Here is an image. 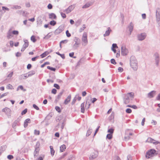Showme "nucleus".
Returning <instances> with one entry per match:
<instances>
[{
	"mask_svg": "<svg viewBox=\"0 0 160 160\" xmlns=\"http://www.w3.org/2000/svg\"><path fill=\"white\" fill-rule=\"evenodd\" d=\"M50 149L51 153L52 156H53L54 155L55 151L53 149V147L50 146Z\"/></svg>",
	"mask_w": 160,
	"mask_h": 160,
	"instance_id": "nucleus-34",
	"label": "nucleus"
},
{
	"mask_svg": "<svg viewBox=\"0 0 160 160\" xmlns=\"http://www.w3.org/2000/svg\"><path fill=\"white\" fill-rule=\"evenodd\" d=\"M20 120V118H18L14 122L12 125V126L13 128L19 125V122Z\"/></svg>",
	"mask_w": 160,
	"mask_h": 160,
	"instance_id": "nucleus-15",
	"label": "nucleus"
},
{
	"mask_svg": "<svg viewBox=\"0 0 160 160\" xmlns=\"http://www.w3.org/2000/svg\"><path fill=\"white\" fill-rule=\"evenodd\" d=\"M49 24L51 25L54 26L56 24V22L54 20H52L50 22Z\"/></svg>",
	"mask_w": 160,
	"mask_h": 160,
	"instance_id": "nucleus-41",
	"label": "nucleus"
},
{
	"mask_svg": "<svg viewBox=\"0 0 160 160\" xmlns=\"http://www.w3.org/2000/svg\"><path fill=\"white\" fill-rule=\"evenodd\" d=\"M31 40L33 42H35L37 41L35 38V36L34 35H32L31 37Z\"/></svg>",
	"mask_w": 160,
	"mask_h": 160,
	"instance_id": "nucleus-36",
	"label": "nucleus"
},
{
	"mask_svg": "<svg viewBox=\"0 0 160 160\" xmlns=\"http://www.w3.org/2000/svg\"><path fill=\"white\" fill-rule=\"evenodd\" d=\"M130 62L131 67L133 70L137 71L138 68V62L135 57L134 56H132L130 58Z\"/></svg>",
	"mask_w": 160,
	"mask_h": 160,
	"instance_id": "nucleus-1",
	"label": "nucleus"
},
{
	"mask_svg": "<svg viewBox=\"0 0 160 160\" xmlns=\"http://www.w3.org/2000/svg\"><path fill=\"white\" fill-rule=\"evenodd\" d=\"M92 129L90 128H89L87 131V132L86 133V136H89L92 132Z\"/></svg>",
	"mask_w": 160,
	"mask_h": 160,
	"instance_id": "nucleus-33",
	"label": "nucleus"
},
{
	"mask_svg": "<svg viewBox=\"0 0 160 160\" xmlns=\"http://www.w3.org/2000/svg\"><path fill=\"white\" fill-rule=\"evenodd\" d=\"M126 112L128 113H130L132 112V110L130 108H128L126 109Z\"/></svg>",
	"mask_w": 160,
	"mask_h": 160,
	"instance_id": "nucleus-55",
	"label": "nucleus"
},
{
	"mask_svg": "<svg viewBox=\"0 0 160 160\" xmlns=\"http://www.w3.org/2000/svg\"><path fill=\"white\" fill-rule=\"evenodd\" d=\"M106 138L109 140L111 139L112 138V134H108L106 136Z\"/></svg>",
	"mask_w": 160,
	"mask_h": 160,
	"instance_id": "nucleus-37",
	"label": "nucleus"
},
{
	"mask_svg": "<svg viewBox=\"0 0 160 160\" xmlns=\"http://www.w3.org/2000/svg\"><path fill=\"white\" fill-rule=\"evenodd\" d=\"M8 93V92H6V93H4L1 95H0V98H3V97H4V96H6V95H7Z\"/></svg>",
	"mask_w": 160,
	"mask_h": 160,
	"instance_id": "nucleus-61",
	"label": "nucleus"
},
{
	"mask_svg": "<svg viewBox=\"0 0 160 160\" xmlns=\"http://www.w3.org/2000/svg\"><path fill=\"white\" fill-rule=\"evenodd\" d=\"M75 42V44L73 45V48L74 49H77L79 47V45L80 43V40L78 38L75 37L74 40Z\"/></svg>",
	"mask_w": 160,
	"mask_h": 160,
	"instance_id": "nucleus-4",
	"label": "nucleus"
},
{
	"mask_svg": "<svg viewBox=\"0 0 160 160\" xmlns=\"http://www.w3.org/2000/svg\"><path fill=\"white\" fill-rule=\"evenodd\" d=\"M52 93L53 94H56V92H57V90L55 88H53L52 89Z\"/></svg>",
	"mask_w": 160,
	"mask_h": 160,
	"instance_id": "nucleus-60",
	"label": "nucleus"
},
{
	"mask_svg": "<svg viewBox=\"0 0 160 160\" xmlns=\"http://www.w3.org/2000/svg\"><path fill=\"white\" fill-rule=\"evenodd\" d=\"M153 57L155 62L156 65L157 66H158L159 65V62L160 60L159 54L157 52L155 53Z\"/></svg>",
	"mask_w": 160,
	"mask_h": 160,
	"instance_id": "nucleus-6",
	"label": "nucleus"
},
{
	"mask_svg": "<svg viewBox=\"0 0 160 160\" xmlns=\"http://www.w3.org/2000/svg\"><path fill=\"white\" fill-rule=\"evenodd\" d=\"M56 53L58 55L60 56L62 59H64L65 58V56L64 54H61L59 52H57Z\"/></svg>",
	"mask_w": 160,
	"mask_h": 160,
	"instance_id": "nucleus-42",
	"label": "nucleus"
},
{
	"mask_svg": "<svg viewBox=\"0 0 160 160\" xmlns=\"http://www.w3.org/2000/svg\"><path fill=\"white\" fill-rule=\"evenodd\" d=\"M36 73V72L34 70H32L29 72L28 73V77H31L32 75L35 74Z\"/></svg>",
	"mask_w": 160,
	"mask_h": 160,
	"instance_id": "nucleus-29",
	"label": "nucleus"
},
{
	"mask_svg": "<svg viewBox=\"0 0 160 160\" xmlns=\"http://www.w3.org/2000/svg\"><path fill=\"white\" fill-rule=\"evenodd\" d=\"M112 31V30L111 28L110 27H108L107 30L105 32V33L103 34L104 37H106L109 36Z\"/></svg>",
	"mask_w": 160,
	"mask_h": 160,
	"instance_id": "nucleus-17",
	"label": "nucleus"
},
{
	"mask_svg": "<svg viewBox=\"0 0 160 160\" xmlns=\"http://www.w3.org/2000/svg\"><path fill=\"white\" fill-rule=\"evenodd\" d=\"M64 26L63 25H62L59 26V27L55 30V33L57 34H58L60 33L64 30Z\"/></svg>",
	"mask_w": 160,
	"mask_h": 160,
	"instance_id": "nucleus-9",
	"label": "nucleus"
},
{
	"mask_svg": "<svg viewBox=\"0 0 160 160\" xmlns=\"http://www.w3.org/2000/svg\"><path fill=\"white\" fill-rule=\"evenodd\" d=\"M23 41L24 43L22 47L26 48L29 45V42L27 40L25 39L23 40Z\"/></svg>",
	"mask_w": 160,
	"mask_h": 160,
	"instance_id": "nucleus-26",
	"label": "nucleus"
},
{
	"mask_svg": "<svg viewBox=\"0 0 160 160\" xmlns=\"http://www.w3.org/2000/svg\"><path fill=\"white\" fill-rule=\"evenodd\" d=\"M127 160H132V158L131 156L130 155H128L127 157Z\"/></svg>",
	"mask_w": 160,
	"mask_h": 160,
	"instance_id": "nucleus-64",
	"label": "nucleus"
},
{
	"mask_svg": "<svg viewBox=\"0 0 160 160\" xmlns=\"http://www.w3.org/2000/svg\"><path fill=\"white\" fill-rule=\"evenodd\" d=\"M128 94L129 98L131 97L132 98H134V93L132 92H129L127 94Z\"/></svg>",
	"mask_w": 160,
	"mask_h": 160,
	"instance_id": "nucleus-43",
	"label": "nucleus"
},
{
	"mask_svg": "<svg viewBox=\"0 0 160 160\" xmlns=\"http://www.w3.org/2000/svg\"><path fill=\"white\" fill-rule=\"evenodd\" d=\"M156 152V151L154 149H151L146 152V157L147 158H149L157 154Z\"/></svg>",
	"mask_w": 160,
	"mask_h": 160,
	"instance_id": "nucleus-2",
	"label": "nucleus"
},
{
	"mask_svg": "<svg viewBox=\"0 0 160 160\" xmlns=\"http://www.w3.org/2000/svg\"><path fill=\"white\" fill-rule=\"evenodd\" d=\"M7 88L9 89H13V86L11 85L10 84H8L7 85Z\"/></svg>",
	"mask_w": 160,
	"mask_h": 160,
	"instance_id": "nucleus-48",
	"label": "nucleus"
},
{
	"mask_svg": "<svg viewBox=\"0 0 160 160\" xmlns=\"http://www.w3.org/2000/svg\"><path fill=\"white\" fill-rule=\"evenodd\" d=\"M12 33L13 35H18L19 34V32L17 30H13L12 31Z\"/></svg>",
	"mask_w": 160,
	"mask_h": 160,
	"instance_id": "nucleus-39",
	"label": "nucleus"
},
{
	"mask_svg": "<svg viewBox=\"0 0 160 160\" xmlns=\"http://www.w3.org/2000/svg\"><path fill=\"white\" fill-rule=\"evenodd\" d=\"M71 95H68L67 98L65 99L64 102V104L65 105L67 104L68 102H69L71 100Z\"/></svg>",
	"mask_w": 160,
	"mask_h": 160,
	"instance_id": "nucleus-21",
	"label": "nucleus"
},
{
	"mask_svg": "<svg viewBox=\"0 0 160 160\" xmlns=\"http://www.w3.org/2000/svg\"><path fill=\"white\" fill-rule=\"evenodd\" d=\"M60 151L61 152H63L66 148V146L64 144H63L60 147Z\"/></svg>",
	"mask_w": 160,
	"mask_h": 160,
	"instance_id": "nucleus-31",
	"label": "nucleus"
},
{
	"mask_svg": "<svg viewBox=\"0 0 160 160\" xmlns=\"http://www.w3.org/2000/svg\"><path fill=\"white\" fill-rule=\"evenodd\" d=\"M52 52V50H51L49 52L48 51H45L44 53L40 55V56L42 58H44Z\"/></svg>",
	"mask_w": 160,
	"mask_h": 160,
	"instance_id": "nucleus-19",
	"label": "nucleus"
},
{
	"mask_svg": "<svg viewBox=\"0 0 160 160\" xmlns=\"http://www.w3.org/2000/svg\"><path fill=\"white\" fill-rule=\"evenodd\" d=\"M28 77V73H26L24 74H22L20 75L19 77V79L20 80L25 79Z\"/></svg>",
	"mask_w": 160,
	"mask_h": 160,
	"instance_id": "nucleus-23",
	"label": "nucleus"
},
{
	"mask_svg": "<svg viewBox=\"0 0 160 160\" xmlns=\"http://www.w3.org/2000/svg\"><path fill=\"white\" fill-rule=\"evenodd\" d=\"M124 103L125 104H127L129 102L130 99L128 94H125L123 98Z\"/></svg>",
	"mask_w": 160,
	"mask_h": 160,
	"instance_id": "nucleus-10",
	"label": "nucleus"
},
{
	"mask_svg": "<svg viewBox=\"0 0 160 160\" xmlns=\"http://www.w3.org/2000/svg\"><path fill=\"white\" fill-rule=\"evenodd\" d=\"M33 107L34 108L36 109L37 110H39V108L38 107L37 105H36L35 104H33Z\"/></svg>",
	"mask_w": 160,
	"mask_h": 160,
	"instance_id": "nucleus-56",
	"label": "nucleus"
},
{
	"mask_svg": "<svg viewBox=\"0 0 160 160\" xmlns=\"http://www.w3.org/2000/svg\"><path fill=\"white\" fill-rule=\"evenodd\" d=\"M64 92V90H62L61 92L57 96L55 100V101L57 102H58V100H59V99L61 98V96H62V95L63 93Z\"/></svg>",
	"mask_w": 160,
	"mask_h": 160,
	"instance_id": "nucleus-27",
	"label": "nucleus"
},
{
	"mask_svg": "<svg viewBox=\"0 0 160 160\" xmlns=\"http://www.w3.org/2000/svg\"><path fill=\"white\" fill-rule=\"evenodd\" d=\"M44 158V155H42L39 156L37 160H43Z\"/></svg>",
	"mask_w": 160,
	"mask_h": 160,
	"instance_id": "nucleus-46",
	"label": "nucleus"
},
{
	"mask_svg": "<svg viewBox=\"0 0 160 160\" xmlns=\"http://www.w3.org/2000/svg\"><path fill=\"white\" fill-rule=\"evenodd\" d=\"M60 14L62 18H66V16L65 13H63V12H61L60 13Z\"/></svg>",
	"mask_w": 160,
	"mask_h": 160,
	"instance_id": "nucleus-62",
	"label": "nucleus"
},
{
	"mask_svg": "<svg viewBox=\"0 0 160 160\" xmlns=\"http://www.w3.org/2000/svg\"><path fill=\"white\" fill-rule=\"evenodd\" d=\"M153 141H155V140L152 138H148L146 141L147 142L153 143V144H154L155 145H157L159 143L160 144V142H153Z\"/></svg>",
	"mask_w": 160,
	"mask_h": 160,
	"instance_id": "nucleus-16",
	"label": "nucleus"
},
{
	"mask_svg": "<svg viewBox=\"0 0 160 160\" xmlns=\"http://www.w3.org/2000/svg\"><path fill=\"white\" fill-rule=\"evenodd\" d=\"M19 88L21 89V90H23L24 91H26V90L25 89H23V86L22 85L19 86L18 87V88H17V91L18 90Z\"/></svg>",
	"mask_w": 160,
	"mask_h": 160,
	"instance_id": "nucleus-44",
	"label": "nucleus"
},
{
	"mask_svg": "<svg viewBox=\"0 0 160 160\" xmlns=\"http://www.w3.org/2000/svg\"><path fill=\"white\" fill-rule=\"evenodd\" d=\"M118 47L116 43H113L112 45L111 48H118Z\"/></svg>",
	"mask_w": 160,
	"mask_h": 160,
	"instance_id": "nucleus-45",
	"label": "nucleus"
},
{
	"mask_svg": "<svg viewBox=\"0 0 160 160\" xmlns=\"http://www.w3.org/2000/svg\"><path fill=\"white\" fill-rule=\"evenodd\" d=\"M47 7L48 9H51L52 8V6L51 4L49 3Z\"/></svg>",
	"mask_w": 160,
	"mask_h": 160,
	"instance_id": "nucleus-63",
	"label": "nucleus"
},
{
	"mask_svg": "<svg viewBox=\"0 0 160 160\" xmlns=\"http://www.w3.org/2000/svg\"><path fill=\"white\" fill-rule=\"evenodd\" d=\"M74 5H72L70 6L67 8L65 10L67 13H68L71 12L74 8Z\"/></svg>",
	"mask_w": 160,
	"mask_h": 160,
	"instance_id": "nucleus-12",
	"label": "nucleus"
},
{
	"mask_svg": "<svg viewBox=\"0 0 160 160\" xmlns=\"http://www.w3.org/2000/svg\"><path fill=\"white\" fill-rule=\"evenodd\" d=\"M39 151V149L38 147H36L34 152V158H35L38 155V152Z\"/></svg>",
	"mask_w": 160,
	"mask_h": 160,
	"instance_id": "nucleus-22",
	"label": "nucleus"
},
{
	"mask_svg": "<svg viewBox=\"0 0 160 160\" xmlns=\"http://www.w3.org/2000/svg\"><path fill=\"white\" fill-rule=\"evenodd\" d=\"M2 111L4 112L8 118H9L11 116V110L9 108L5 107L2 110Z\"/></svg>",
	"mask_w": 160,
	"mask_h": 160,
	"instance_id": "nucleus-5",
	"label": "nucleus"
},
{
	"mask_svg": "<svg viewBox=\"0 0 160 160\" xmlns=\"http://www.w3.org/2000/svg\"><path fill=\"white\" fill-rule=\"evenodd\" d=\"M13 8L16 9H19L21 8V7L18 5H15L13 7Z\"/></svg>",
	"mask_w": 160,
	"mask_h": 160,
	"instance_id": "nucleus-54",
	"label": "nucleus"
},
{
	"mask_svg": "<svg viewBox=\"0 0 160 160\" xmlns=\"http://www.w3.org/2000/svg\"><path fill=\"white\" fill-rule=\"evenodd\" d=\"M31 122V120L29 118H28L25 120L24 123V127L26 128L28 126V124Z\"/></svg>",
	"mask_w": 160,
	"mask_h": 160,
	"instance_id": "nucleus-25",
	"label": "nucleus"
},
{
	"mask_svg": "<svg viewBox=\"0 0 160 160\" xmlns=\"http://www.w3.org/2000/svg\"><path fill=\"white\" fill-rule=\"evenodd\" d=\"M47 69L51 70V71H55L56 70V69L55 68L51 67L49 66H48L47 67Z\"/></svg>",
	"mask_w": 160,
	"mask_h": 160,
	"instance_id": "nucleus-40",
	"label": "nucleus"
},
{
	"mask_svg": "<svg viewBox=\"0 0 160 160\" xmlns=\"http://www.w3.org/2000/svg\"><path fill=\"white\" fill-rule=\"evenodd\" d=\"M128 28L129 29V32H132L133 28V25L132 22L130 23L128 27Z\"/></svg>",
	"mask_w": 160,
	"mask_h": 160,
	"instance_id": "nucleus-28",
	"label": "nucleus"
},
{
	"mask_svg": "<svg viewBox=\"0 0 160 160\" xmlns=\"http://www.w3.org/2000/svg\"><path fill=\"white\" fill-rule=\"evenodd\" d=\"M68 40H64L61 41L60 42L61 44H65L67 43Z\"/></svg>",
	"mask_w": 160,
	"mask_h": 160,
	"instance_id": "nucleus-58",
	"label": "nucleus"
},
{
	"mask_svg": "<svg viewBox=\"0 0 160 160\" xmlns=\"http://www.w3.org/2000/svg\"><path fill=\"white\" fill-rule=\"evenodd\" d=\"M7 158L9 160H11L13 158V156L12 155H9L8 156Z\"/></svg>",
	"mask_w": 160,
	"mask_h": 160,
	"instance_id": "nucleus-59",
	"label": "nucleus"
},
{
	"mask_svg": "<svg viewBox=\"0 0 160 160\" xmlns=\"http://www.w3.org/2000/svg\"><path fill=\"white\" fill-rule=\"evenodd\" d=\"M156 91L154 90L152 91L148 94V97L149 98H153L156 95Z\"/></svg>",
	"mask_w": 160,
	"mask_h": 160,
	"instance_id": "nucleus-14",
	"label": "nucleus"
},
{
	"mask_svg": "<svg viewBox=\"0 0 160 160\" xmlns=\"http://www.w3.org/2000/svg\"><path fill=\"white\" fill-rule=\"evenodd\" d=\"M49 18L51 19H56L57 18V16L54 13H49Z\"/></svg>",
	"mask_w": 160,
	"mask_h": 160,
	"instance_id": "nucleus-24",
	"label": "nucleus"
},
{
	"mask_svg": "<svg viewBox=\"0 0 160 160\" xmlns=\"http://www.w3.org/2000/svg\"><path fill=\"white\" fill-rule=\"evenodd\" d=\"M27 108H26L22 112L21 114L22 115H24V114H25L27 113Z\"/></svg>",
	"mask_w": 160,
	"mask_h": 160,
	"instance_id": "nucleus-50",
	"label": "nucleus"
},
{
	"mask_svg": "<svg viewBox=\"0 0 160 160\" xmlns=\"http://www.w3.org/2000/svg\"><path fill=\"white\" fill-rule=\"evenodd\" d=\"M53 86L55 87L56 89H60L59 86L57 84L55 83L54 84Z\"/></svg>",
	"mask_w": 160,
	"mask_h": 160,
	"instance_id": "nucleus-52",
	"label": "nucleus"
},
{
	"mask_svg": "<svg viewBox=\"0 0 160 160\" xmlns=\"http://www.w3.org/2000/svg\"><path fill=\"white\" fill-rule=\"evenodd\" d=\"M114 129L112 128L108 129V132L109 133L112 134L114 132Z\"/></svg>",
	"mask_w": 160,
	"mask_h": 160,
	"instance_id": "nucleus-38",
	"label": "nucleus"
},
{
	"mask_svg": "<svg viewBox=\"0 0 160 160\" xmlns=\"http://www.w3.org/2000/svg\"><path fill=\"white\" fill-rule=\"evenodd\" d=\"M42 22V20L41 19V17H38L37 19V24L38 26H41Z\"/></svg>",
	"mask_w": 160,
	"mask_h": 160,
	"instance_id": "nucleus-20",
	"label": "nucleus"
},
{
	"mask_svg": "<svg viewBox=\"0 0 160 160\" xmlns=\"http://www.w3.org/2000/svg\"><path fill=\"white\" fill-rule=\"evenodd\" d=\"M66 33L67 36L68 37H70L71 36V34L69 32V31L68 30L66 31Z\"/></svg>",
	"mask_w": 160,
	"mask_h": 160,
	"instance_id": "nucleus-53",
	"label": "nucleus"
},
{
	"mask_svg": "<svg viewBox=\"0 0 160 160\" xmlns=\"http://www.w3.org/2000/svg\"><path fill=\"white\" fill-rule=\"evenodd\" d=\"M52 117V116L51 115H50V114H48V115L46 117L45 119L42 122V123L43 122H44V121H46V120H49L50 119L51 117Z\"/></svg>",
	"mask_w": 160,
	"mask_h": 160,
	"instance_id": "nucleus-35",
	"label": "nucleus"
},
{
	"mask_svg": "<svg viewBox=\"0 0 160 160\" xmlns=\"http://www.w3.org/2000/svg\"><path fill=\"white\" fill-rule=\"evenodd\" d=\"M98 152H95L92 153L91 154L90 157H89L90 160H92L95 159L98 156Z\"/></svg>",
	"mask_w": 160,
	"mask_h": 160,
	"instance_id": "nucleus-11",
	"label": "nucleus"
},
{
	"mask_svg": "<svg viewBox=\"0 0 160 160\" xmlns=\"http://www.w3.org/2000/svg\"><path fill=\"white\" fill-rule=\"evenodd\" d=\"M12 33V31H11V29H10L7 33V38L8 39L11 38L13 37Z\"/></svg>",
	"mask_w": 160,
	"mask_h": 160,
	"instance_id": "nucleus-18",
	"label": "nucleus"
},
{
	"mask_svg": "<svg viewBox=\"0 0 160 160\" xmlns=\"http://www.w3.org/2000/svg\"><path fill=\"white\" fill-rule=\"evenodd\" d=\"M146 36V34L145 33H141L137 35V38L139 41H141L144 40Z\"/></svg>",
	"mask_w": 160,
	"mask_h": 160,
	"instance_id": "nucleus-7",
	"label": "nucleus"
},
{
	"mask_svg": "<svg viewBox=\"0 0 160 160\" xmlns=\"http://www.w3.org/2000/svg\"><path fill=\"white\" fill-rule=\"evenodd\" d=\"M56 110L58 112H61V110L60 107L58 106H56L55 108Z\"/></svg>",
	"mask_w": 160,
	"mask_h": 160,
	"instance_id": "nucleus-47",
	"label": "nucleus"
},
{
	"mask_svg": "<svg viewBox=\"0 0 160 160\" xmlns=\"http://www.w3.org/2000/svg\"><path fill=\"white\" fill-rule=\"evenodd\" d=\"M111 62L112 64L114 65H115L117 63L115 60L113 58H112L111 60Z\"/></svg>",
	"mask_w": 160,
	"mask_h": 160,
	"instance_id": "nucleus-51",
	"label": "nucleus"
},
{
	"mask_svg": "<svg viewBox=\"0 0 160 160\" xmlns=\"http://www.w3.org/2000/svg\"><path fill=\"white\" fill-rule=\"evenodd\" d=\"M156 17L157 22L159 26H160V14L159 12H158L157 10L156 11Z\"/></svg>",
	"mask_w": 160,
	"mask_h": 160,
	"instance_id": "nucleus-13",
	"label": "nucleus"
},
{
	"mask_svg": "<svg viewBox=\"0 0 160 160\" xmlns=\"http://www.w3.org/2000/svg\"><path fill=\"white\" fill-rule=\"evenodd\" d=\"M82 45L84 46H86L88 43V41L87 39V34L86 32H84L83 33L82 38Z\"/></svg>",
	"mask_w": 160,
	"mask_h": 160,
	"instance_id": "nucleus-3",
	"label": "nucleus"
},
{
	"mask_svg": "<svg viewBox=\"0 0 160 160\" xmlns=\"http://www.w3.org/2000/svg\"><path fill=\"white\" fill-rule=\"evenodd\" d=\"M34 134L36 135H39L40 134L39 131L37 130H35L34 131Z\"/></svg>",
	"mask_w": 160,
	"mask_h": 160,
	"instance_id": "nucleus-57",
	"label": "nucleus"
},
{
	"mask_svg": "<svg viewBox=\"0 0 160 160\" xmlns=\"http://www.w3.org/2000/svg\"><path fill=\"white\" fill-rule=\"evenodd\" d=\"M91 5V3H87L82 6V8L84 9L87 8H88Z\"/></svg>",
	"mask_w": 160,
	"mask_h": 160,
	"instance_id": "nucleus-32",
	"label": "nucleus"
},
{
	"mask_svg": "<svg viewBox=\"0 0 160 160\" xmlns=\"http://www.w3.org/2000/svg\"><path fill=\"white\" fill-rule=\"evenodd\" d=\"M85 26V24H83V27L80 28L79 31L80 32H82L86 28Z\"/></svg>",
	"mask_w": 160,
	"mask_h": 160,
	"instance_id": "nucleus-49",
	"label": "nucleus"
},
{
	"mask_svg": "<svg viewBox=\"0 0 160 160\" xmlns=\"http://www.w3.org/2000/svg\"><path fill=\"white\" fill-rule=\"evenodd\" d=\"M121 49V53L122 56H126L128 53V50L125 47L122 46Z\"/></svg>",
	"mask_w": 160,
	"mask_h": 160,
	"instance_id": "nucleus-8",
	"label": "nucleus"
},
{
	"mask_svg": "<svg viewBox=\"0 0 160 160\" xmlns=\"http://www.w3.org/2000/svg\"><path fill=\"white\" fill-rule=\"evenodd\" d=\"M81 112L84 113L85 112V109H84V103H82L81 105Z\"/></svg>",
	"mask_w": 160,
	"mask_h": 160,
	"instance_id": "nucleus-30",
	"label": "nucleus"
}]
</instances>
